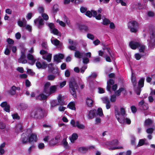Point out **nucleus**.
Listing matches in <instances>:
<instances>
[{
	"instance_id": "16",
	"label": "nucleus",
	"mask_w": 155,
	"mask_h": 155,
	"mask_svg": "<svg viewBox=\"0 0 155 155\" xmlns=\"http://www.w3.org/2000/svg\"><path fill=\"white\" fill-rule=\"evenodd\" d=\"M64 57V55L63 54H59L55 55L54 57V60L57 63L61 62V59H63Z\"/></svg>"
},
{
	"instance_id": "49",
	"label": "nucleus",
	"mask_w": 155,
	"mask_h": 155,
	"mask_svg": "<svg viewBox=\"0 0 155 155\" xmlns=\"http://www.w3.org/2000/svg\"><path fill=\"white\" fill-rule=\"evenodd\" d=\"M103 24L105 25H106L108 24L110 22V20L107 18H104V19H103Z\"/></svg>"
},
{
	"instance_id": "55",
	"label": "nucleus",
	"mask_w": 155,
	"mask_h": 155,
	"mask_svg": "<svg viewBox=\"0 0 155 155\" xmlns=\"http://www.w3.org/2000/svg\"><path fill=\"white\" fill-rule=\"evenodd\" d=\"M110 100L111 102H115L116 100V96L114 95L111 96Z\"/></svg>"
},
{
	"instance_id": "2",
	"label": "nucleus",
	"mask_w": 155,
	"mask_h": 155,
	"mask_svg": "<svg viewBox=\"0 0 155 155\" xmlns=\"http://www.w3.org/2000/svg\"><path fill=\"white\" fill-rule=\"evenodd\" d=\"M69 85L70 92L74 97H76V90L78 87V85L76 82L75 79L71 78L69 82Z\"/></svg>"
},
{
	"instance_id": "51",
	"label": "nucleus",
	"mask_w": 155,
	"mask_h": 155,
	"mask_svg": "<svg viewBox=\"0 0 155 155\" xmlns=\"http://www.w3.org/2000/svg\"><path fill=\"white\" fill-rule=\"evenodd\" d=\"M103 50L104 51V53H107L108 54L111 56L110 49L109 48L105 47L103 48Z\"/></svg>"
},
{
	"instance_id": "19",
	"label": "nucleus",
	"mask_w": 155,
	"mask_h": 155,
	"mask_svg": "<svg viewBox=\"0 0 155 155\" xmlns=\"http://www.w3.org/2000/svg\"><path fill=\"white\" fill-rule=\"evenodd\" d=\"M114 81L112 79H110L107 81V90L108 91H110L111 88V85L114 84Z\"/></svg>"
},
{
	"instance_id": "54",
	"label": "nucleus",
	"mask_w": 155,
	"mask_h": 155,
	"mask_svg": "<svg viewBox=\"0 0 155 155\" xmlns=\"http://www.w3.org/2000/svg\"><path fill=\"white\" fill-rule=\"evenodd\" d=\"M38 10L39 12L40 13H42L44 12V9L43 7L40 6L38 7Z\"/></svg>"
},
{
	"instance_id": "56",
	"label": "nucleus",
	"mask_w": 155,
	"mask_h": 155,
	"mask_svg": "<svg viewBox=\"0 0 155 155\" xmlns=\"http://www.w3.org/2000/svg\"><path fill=\"white\" fill-rule=\"evenodd\" d=\"M42 16L44 19L45 20H47L48 19L49 17L48 15L45 13H43L42 14Z\"/></svg>"
},
{
	"instance_id": "28",
	"label": "nucleus",
	"mask_w": 155,
	"mask_h": 155,
	"mask_svg": "<svg viewBox=\"0 0 155 155\" xmlns=\"http://www.w3.org/2000/svg\"><path fill=\"white\" fill-rule=\"evenodd\" d=\"M84 55V53H81L79 51H76L74 53L75 56L77 58H81Z\"/></svg>"
},
{
	"instance_id": "12",
	"label": "nucleus",
	"mask_w": 155,
	"mask_h": 155,
	"mask_svg": "<svg viewBox=\"0 0 155 155\" xmlns=\"http://www.w3.org/2000/svg\"><path fill=\"white\" fill-rule=\"evenodd\" d=\"M20 90V88L19 87H16L15 86H12L11 89L9 91V94L12 95H14L16 93V91H19Z\"/></svg>"
},
{
	"instance_id": "61",
	"label": "nucleus",
	"mask_w": 155,
	"mask_h": 155,
	"mask_svg": "<svg viewBox=\"0 0 155 155\" xmlns=\"http://www.w3.org/2000/svg\"><path fill=\"white\" fill-rule=\"evenodd\" d=\"M153 131V129L152 128H149L146 130V132L148 134H152Z\"/></svg>"
},
{
	"instance_id": "22",
	"label": "nucleus",
	"mask_w": 155,
	"mask_h": 155,
	"mask_svg": "<svg viewBox=\"0 0 155 155\" xmlns=\"http://www.w3.org/2000/svg\"><path fill=\"white\" fill-rule=\"evenodd\" d=\"M96 110H91L89 113V118L92 119L95 116Z\"/></svg>"
},
{
	"instance_id": "32",
	"label": "nucleus",
	"mask_w": 155,
	"mask_h": 155,
	"mask_svg": "<svg viewBox=\"0 0 155 155\" xmlns=\"http://www.w3.org/2000/svg\"><path fill=\"white\" fill-rule=\"evenodd\" d=\"M79 28L82 31H87L88 30V27L85 25H80Z\"/></svg>"
},
{
	"instance_id": "64",
	"label": "nucleus",
	"mask_w": 155,
	"mask_h": 155,
	"mask_svg": "<svg viewBox=\"0 0 155 155\" xmlns=\"http://www.w3.org/2000/svg\"><path fill=\"white\" fill-rule=\"evenodd\" d=\"M38 147L39 149H43L45 147V145L43 143H40L39 144Z\"/></svg>"
},
{
	"instance_id": "14",
	"label": "nucleus",
	"mask_w": 155,
	"mask_h": 155,
	"mask_svg": "<svg viewBox=\"0 0 155 155\" xmlns=\"http://www.w3.org/2000/svg\"><path fill=\"white\" fill-rule=\"evenodd\" d=\"M25 55L24 52H22L20 58L18 59V61L19 63L25 64L27 63V61L25 59Z\"/></svg>"
},
{
	"instance_id": "44",
	"label": "nucleus",
	"mask_w": 155,
	"mask_h": 155,
	"mask_svg": "<svg viewBox=\"0 0 155 155\" xmlns=\"http://www.w3.org/2000/svg\"><path fill=\"white\" fill-rule=\"evenodd\" d=\"M11 48V46L10 45H8L7 46V48L5 49V54L6 55H8L9 54L10 51L9 49H10Z\"/></svg>"
},
{
	"instance_id": "46",
	"label": "nucleus",
	"mask_w": 155,
	"mask_h": 155,
	"mask_svg": "<svg viewBox=\"0 0 155 155\" xmlns=\"http://www.w3.org/2000/svg\"><path fill=\"white\" fill-rule=\"evenodd\" d=\"M55 78V76L53 74H49L47 76V79L49 81H53Z\"/></svg>"
},
{
	"instance_id": "48",
	"label": "nucleus",
	"mask_w": 155,
	"mask_h": 155,
	"mask_svg": "<svg viewBox=\"0 0 155 155\" xmlns=\"http://www.w3.org/2000/svg\"><path fill=\"white\" fill-rule=\"evenodd\" d=\"M124 90V88L121 87L117 91L115 92V94L117 96H119L120 94V92L123 91Z\"/></svg>"
},
{
	"instance_id": "27",
	"label": "nucleus",
	"mask_w": 155,
	"mask_h": 155,
	"mask_svg": "<svg viewBox=\"0 0 155 155\" xmlns=\"http://www.w3.org/2000/svg\"><path fill=\"white\" fill-rule=\"evenodd\" d=\"M78 137V135L76 133L73 134L70 137V139L72 143H74Z\"/></svg>"
},
{
	"instance_id": "43",
	"label": "nucleus",
	"mask_w": 155,
	"mask_h": 155,
	"mask_svg": "<svg viewBox=\"0 0 155 155\" xmlns=\"http://www.w3.org/2000/svg\"><path fill=\"white\" fill-rule=\"evenodd\" d=\"M104 104L109 103L110 102L109 100L107 97H105L101 98Z\"/></svg>"
},
{
	"instance_id": "8",
	"label": "nucleus",
	"mask_w": 155,
	"mask_h": 155,
	"mask_svg": "<svg viewBox=\"0 0 155 155\" xmlns=\"http://www.w3.org/2000/svg\"><path fill=\"white\" fill-rule=\"evenodd\" d=\"M60 136L58 135L51 140L49 142L50 146H54L59 142Z\"/></svg>"
},
{
	"instance_id": "59",
	"label": "nucleus",
	"mask_w": 155,
	"mask_h": 155,
	"mask_svg": "<svg viewBox=\"0 0 155 155\" xmlns=\"http://www.w3.org/2000/svg\"><path fill=\"white\" fill-rule=\"evenodd\" d=\"M85 15L88 17L91 18L92 16L91 12H90L89 11H86L85 13Z\"/></svg>"
},
{
	"instance_id": "18",
	"label": "nucleus",
	"mask_w": 155,
	"mask_h": 155,
	"mask_svg": "<svg viewBox=\"0 0 155 155\" xmlns=\"http://www.w3.org/2000/svg\"><path fill=\"white\" fill-rule=\"evenodd\" d=\"M94 101L91 99V97H87L86 99V103L89 107H91L93 105Z\"/></svg>"
},
{
	"instance_id": "29",
	"label": "nucleus",
	"mask_w": 155,
	"mask_h": 155,
	"mask_svg": "<svg viewBox=\"0 0 155 155\" xmlns=\"http://www.w3.org/2000/svg\"><path fill=\"white\" fill-rule=\"evenodd\" d=\"M22 127L21 124H18L16 126L15 131L18 133L22 132Z\"/></svg>"
},
{
	"instance_id": "40",
	"label": "nucleus",
	"mask_w": 155,
	"mask_h": 155,
	"mask_svg": "<svg viewBox=\"0 0 155 155\" xmlns=\"http://www.w3.org/2000/svg\"><path fill=\"white\" fill-rule=\"evenodd\" d=\"M69 108L72 110H75V104L73 102H71L68 105Z\"/></svg>"
},
{
	"instance_id": "42",
	"label": "nucleus",
	"mask_w": 155,
	"mask_h": 155,
	"mask_svg": "<svg viewBox=\"0 0 155 155\" xmlns=\"http://www.w3.org/2000/svg\"><path fill=\"white\" fill-rule=\"evenodd\" d=\"M119 112L120 113V115H122V116H126L127 114L126 113L125 110V108H124L123 107L120 108V111Z\"/></svg>"
},
{
	"instance_id": "31",
	"label": "nucleus",
	"mask_w": 155,
	"mask_h": 155,
	"mask_svg": "<svg viewBox=\"0 0 155 155\" xmlns=\"http://www.w3.org/2000/svg\"><path fill=\"white\" fill-rule=\"evenodd\" d=\"M52 55L51 54H48L47 55H43V58L46 60L48 62H50L51 60Z\"/></svg>"
},
{
	"instance_id": "17",
	"label": "nucleus",
	"mask_w": 155,
	"mask_h": 155,
	"mask_svg": "<svg viewBox=\"0 0 155 155\" xmlns=\"http://www.w3.org/2000/svg\"><path fill=\"white\" fill-rule=\"evenodd\" d=\"M119 143V142L117 140H114L111 141H108L107 142V144L108 145L115 146L117 145Z\"/></svg>"
},
{
	"instance_id": "21",
	"label": "nucleus",
	"mask_w": 155,
	"mask_h": 155,
	"mask_svg": "<svg viewBox=\"0 0 155 155\" xmlns=\"http://www.w3.org/2000/svg\"><path fill=\"white\" fill-rule=\"evenodd\" d=\"M28 136L26 134L23 133L22 134L21 140L23 143H25L27 142L28 139Z\"/></svg>"
},
{
	"instance_id": "10",
	"label": "nucleus",
	"mask_w": 155,
	"mask_h": 155,
	"mask_svg": "<svg viewBox=\"0 0 155 155\" xmlns=\"http://www.w3.org/2000/svg\"><path fill=\"white\" fill-rule=\"evenodd\" d=\"M140 43L139 41H130L129 45L130 46L132 49L135 50L138 48Z\"/></svg>"
},
{
	"instance_id": "30",
	"label": "nucleus",
	"mask_w": 155,
	"mask_h": 155,
	"mask_svg": "<svg viewBox=\"0 0 155 155\" xmlns=\"http://www.w3.org/2000/svg\"><path fill=\"white\" fill-rule=\"evenodd\" d=\"M145 46L141 44V43L138 46V48L139 49V51L140 52L144 53V50L145 49Z\"/></svg>"
},
{
	"instance_id": "36",
	"label": "nucleus",
	"mask_w": 155,
	"mask_h": 155,
	"mask_svg": "<svg viewBox=\"0 0 155 155\" xmlns=\"http://www.w3.org/2000/svg\"><path fill=\"white\" fill-rule=\"evenodd\" d=\"M5 143H3L0 145V153L3 154L4 153L5 151L4 148L5 147Z\"/></svg>"
},
{
	"instance_id": "15",
	"label": "nucleus",
	"mask_w": 155,
	"mask_h": 155,
	"mask_svg": "<svg viewBox=\"0 0 155 155\" xmlns=\"http://www.w3.org/2000/svg\"><path fill=\"white\" fill-rule=\"evenodd\" d=\"M38 140L37 135L35 134H32L28 137V141L29 142H36Z\"/></svg>"
},
{
	"instance_id": "9",
	"label": "nucleus",
	"mask_w": 155,
	"mask_h": 155,
	"mask_svg": "<svg viewBox=\"0 0 155 155\" xmlns=\"http://www.w3.org/2000/svg\"><path fill=\"white\" fill-rule=\"evenodd\" d=\"M34 22L36 25L39 28H41L42 25L44 24L43 20L40 17L35 20Z\"/></svg>"
},
{
	"instance_id": "37",
	"label": "nucleus",
	"mask_w": 155,
	"mask_h": 155,
	"mask_svg": "<svg viewBox=\"0 0 155 155\" xmlns=\"http://www.w3.org/2000/svg\"><path fill=\"white\" fill-rule=\"evenodd\" d=\"M76 127L79 129H84L85 128V126L83 124H80L78 121H76Z\"/></svg>"
},
{
	"instance_id": "13",
	"label": "nucleus",
	"mask_w": 155,
	"mask_h": 155,
	"mask_svg": "<svg viewBox=\"0 0 155 155\" xmlns=\"http://www.w3.org/2000/svg\"><path fill=\"white\" fill-rule=\"evenodd\" d=\"M139 106L140 108L143 110H147L148 108V104L144 103L143 100H142L139 102Z\"/></svg>"
},
{
	"instance_id": "20",
	"label": "nucleus",
	"mask_w": 155,
	"mask_h": 155,
	"mask_svg": "<svg viewBox=\"0 0 155 155\" xmlns=\"http://www.w3.org/2000/svg\"><path fill=\"white\" fill-rule=\"evenodd\" d=\"M92 14H93V16L95 17V18L97 20H100L101 19V14H99L97 15V13L96 11L94 10H91Z\"/></svg>"
},
{
	"instance_id": "1",
	"label": "nucleus",
	"mask_w": 155,
	"mask_h": 155,
	"mask_svg": "<svg viewBox=\"0 0 155 155\" xmlns=\"http://www.w3.org/2000/svg\"><path fill=\"white\" fill-rule=\"evenodd\" d=\"M51 84L50 82H47L44 84L43 92L48 96L54 93L57 91V85H52L50 86Z\"/></svg>"
},
{
	"instance_id": "35",
	"label": "nucleus",
	"mask_w": 155,
	"mask_h": 155,
	"mask_svg": "<svg viewBox=\"0 0 155 155\" xmlns=\"http://www.w3.org/2000/svg\"><path fill=\"white\" fill-rule=\"evenodd\" d=\"M47 98V96L43 94H41L38 96L36 98L37 99L41 100H44Z\"/></svg>"
},
{
	"instance_id": "34",
	"label": "nucleus",
	"mask_w": 155,
	"mask_h": 155,
	"mask_svg": "<svg viewBox=\"0 0 155 155\" xmlns=\"http://www.w3.org/2000/svg\"><path fill=\"white\" fill-rule=\"evenodd\" d=\"M144 78H142L140 79L138 82V87L140 88L144 86Z\"/></svg>"
},
{
	"instance_id": "63",
	"label": "nucleus",
	"mask_w": 155,
	"mask_h": 155,
	"mask_svg": "<svg viewBox=\"0 0 155 155\" xmlns=\"http://www.w3.org/2000/svg\"><path fill=\"white\" fill-rule=\"evenodd\" d=\"M57 22L59 23V25L62 27H65V23L63 21H59V20H57Z\"/></svg>"
},
{
	"instance_id": "39",
	"label": "nucleus",
	"mask_w": 155,
	"mask_h": 155,
	"mask_svg": "<svg viewBox=\"0 0 155 155\" xmlns=\"http://www.w3.org/2000/svg\"><path fill=\"white\" fill-rule=\"evenodd\" d=\"M131 81L133 85L134 86L136 85L137 82L136 80V77L133 75V74L132 73L131 76Z\"/></svg>"
},
{
	"instance_id": "41",
	"label": "nucleus",
	"mask_w": 155,
	"mask_h": 155,
	"mask_svg": "<svg viewBox=\"0 0 155 155\" xmlns=\"http://www.w3.org/2000/svg\"><path fill=\"white\" fill-rule=\"evenodd\" d=\"M146 140L145 139L140 140L138 143L137 145V147H139L143 145L144 144Z\"/></svg>"
},
{
	"instance_id": "53",
	"label": "nucleus",
	"mask_w": 155,
	"mask_h": 155,
	"mask_svg": "<svg viewBox=\"0 0 155 155\" xmlns=\"http://www.w3.org/2000/svg\"><path fill=\"white\" fill-rule=\"evenodd\" d=\"M143 56V55H140L139 53H137L135 54V58L137 60H140V59L141 56Z\"/></svg>"
},
{
	"instance_id": "7",
	"label": "nucleus",
	"mask_w": 155,
	"mask_h": 155,
	"mask_svg": "<svg viewBox=\"0 0 155 155\" xmlns=\"http://www.w3.org/2000/svg\"><path fill=\"white\" fill-rule=\"evenodd\" d=\"M149 47L151 48H154L155 45V35L152 33L147 40Z\"/></svg>"
},
{
	"instance_id": "4",
	"label": "nucleus",
	"mask_w": 155,
	"mask_h": 155,
	"mask_svg": "<svg viewBox=\"0 0 155 155\" xmlns=\"http://www.w3.org/2000/svg\"><path fill=\"white\" fill-rule=\"evenodd\" d=\"M43 115V112L40 108L33 109L31 114V116L34 118H41Z\"/></svg>"
},
{
	"instance_id": "50",
	"label": "nucleus",
	"mask_w": 155,
	"mask_h": 155,
	"mask_svg": "<svg viewBox=\"0 0 155 155\" xmlns=\"http://www.w3.org/2000/svg\"><path fill=\"white\" fill-rule=\"evenodd\" d=\"M58 102L60 104H63L64 102L62 99V97L61 95H59L58 97Z\"/></svg>"
},
{
	"instance_id": "5",
	"label": "nucleus",
	"mask_w": 155,
	"mask_h": 155,
	"mask_svg": "<svg viewBox=\"0 0 155 155\" xmlns=\"http://www.w3.org/2000/svg\"><path fill=\"white\" fill-rule=\"evenodd\" d=\"M47 25L49 27L51 33L59 36H61V33L58 31L57 29L55 28L53 23H51L47 24Z\"/></svg>"
},
{
	"instance_id": "38",
	"label": "nucleus",
	"mask_w": 155,
	"mask_h": 155,
	"mask_svg": "<svg viewBox=\"0 0 155 155\" xmlns=\"http://www.w3.org/2000/svg\"><path fill=\"white\" fill-rule=\"evenodd\" d=\"M62 144L63 146L66 149H69L68 143L67 142L66 140L65 139L63 140Z\"/></svg>"
},
{
	"instance_id": "11",
	"label": "nucleus",
	"mask_w": 155,
	"mask_h": 155,
	"mask_svg": "<svg viewBox=\"0 0 155 155\" xmlns=\"http://www.w3.org/2000/svg\"><path fill=\"white\" fill-rule=\"evenodd\" d=\"M37 67L39 69H45L47 66V64L45 61H37L36 63Z\"/></svg>"
},
{
	"instance_id": "47",
	"label": "nucleus",
	"mask_w": 155,
	"mask_h": 155,
	"mask_svg": "<svg viewBox=\"0 0 155 155\" xmlns=\"http://www.w3.org/2000/svg\"><path fill=\"white\" fill-rule=\"evenodd\" d=\"M77 45H70L68 46V48L71 50L75 51L76 50Z\"/></svg>"
},
{
	"instance_id": "45",
	"label": "nucleus",
	"mask_w": 155,
	"mask_h": 155,
	"mask_svg": "<svg viewBox=\"0 0 155 155\" xmlns=\"http://www.w3.org/2000/svg\"><path fill=\"white\" fill-rule=\"evenodd\" d=\"M97 114L100 116L103 115L102 110L101 108H98Z\"/></svg>"
},
{
	"instance_id": "33",
	"label": "nucleus",
	"mask_w": 155,
	"mask_h": 155,
	"mask_svg": "<svg viewBox=\"0 0 155 155\" xmlns=\"http://www.w3.org/2000/svg\"><path fill=\"white\" fill-rule=\"evenodd\" d=\"M153 123V121L150 119L146 120L145 121L144 126L145 127H148L150 125Z\"/></svg>"
},
{
	"instance_id": "24",
	"label": "nucleus",
	"mask_w": 155,
	"mask_h": 155,
	"mask_svg": "<svg viewBox=\"0 0 155 155\" xmlns=\"http://www.w3.org/2000/svg\"><path fill=\"white\" fill-rule=\"evenodd\" d=\"M26 24V21L25 18L23 19V21L19 20L18 21V25L21 27H24L25 26Z\"/></svg>"
},
{
	"instance_id": "3",
	"label": "nucleus",
	"mask_w": 155,
	"mask_h": 155,
	"mask_svg": "<svg viewBox=\"0 0 155 155\" xmlns=\"http://www.w3.org/2000/svg\"><path fill=\"white\" fill-rule=\"evenodd\" d=\"M139 24L135 21H132L129 22L128 23V27L132 32H136L139 28Z\"/></svg>"
},
{
	"instance_id": "26",
	"label": "nucleus",
	"mask_w": 155,
	"mask_h": 155,
	"mask_svg": "<svg viewBox=\"0 0 155 155\" xmlns=\"http://www.w3.org/2000/svg\"><path fill=\"white\" fill-rule=\"evenodd\" d=\"M87 150L88 148L86 147H79L78 149L79 152L83 153H86Z\"/></svg>"
},
{
	"instance_id": "52",
	"label": "nucleus",
	"mask_w": 155,
	"mask_h": 155,
	"mask_svg": "<svg viewBox=\"0 0 155 155\" xmlns=\"http://www.w3.org/2000/svg\"><path fill=\"white\" fill-rule=\"evenodd\" d=\"M68 42L71 45H77V43L76 41H74L71 39L68 40Z\"/></svg>"
},
{
	"instance_id": "60",
	"label": "nucleus",
	"mask_w": 155,
	"mask_h": 155,
	"mask_svg": "<svg viewBox=\"0 0 155 155\" xmlns=\"http://www.w3.org/2000/svg\"><path fill=\"white\" fill-rule=\"evenodd\" d=\"M87 9L86 7H82L80 8V11L81 13H84L86 11Z\"/></svg>"
},
{
	"instance_id": "23",
	"label": "nucleus",
	"mask_w": 155,
	"mask_h": 155,
	"mask_svg": "<svg viewBox=\"0 0 155 155\" xmlns=\"http://www.w3.org/2000/svg\"><path fill=\"white\" fill-rule=\"evenodd\" d=\"M51 43L54 45L57 46L60 45V41L56 38H54V37H52L51 39Z\"/></svg>"
},
{
	"instance_id": "58",
	"label": "nucleus",
	"mask_w": 155,
	"mask_h": 155,
	"mask_svg": "<svg viewBox=\"0 0 155 155\" xmlns=\"http://www.w3.org/2000/svg\"><path fill=\"white\" fill-rule=\"evenodd\" d=\"M89 61V60L87 58H83V62L84 64H87Z\"/></svg>"
},
{
	"instance_id": "6",
	"label": "nucleus",
	"mask_w": 155,
	"mask_h": 155,
	"mask_svg": "<svg viewBox=\"0 0 155 155\" xmlns=\"http://www.w3.org/2000/svg\"><path fill=\"white\" fill-rule=\"evenodd\" d=\"M115 117L118 121L120 123H124L125 122V117L126 116H122L120 115L119 111L116 109L115 110Z\"/></svg>"
},
{
	"instance_id": "57",
	"label": "nucleus",
	"mask_w": 155,
	"mask_h": 155,
	"mask_svg": "<svg viewBox=\"0 0 155 155\" xmlns=\"http://www.w3.org/2000/svg\"><path fill=\"white\" fill-rule=\"evenodd\" d=\"M122 147H108V149L110 150H115L116 149L122 148Z\"/></svg>"
},
{
	"instance_id": "25",
	"label": "nucleus",
	"mask_w": 155,
	"mask_h": 155,
	"mask_svg": "<svg viewBox=\"0 0 155 155\" xmlns=\"http://www.w3.org/2000/svg\"><path fill=\"white\" fill-rule=\"evenodd\" d=\"M27 58L28 59L31 61V63H29L31 65H33L35 61L33 56L30 54H28L27 55Z\"/></svg>"
},
{
	"instance_id": "62",
	"label": "nucleus",
	"mask_w": 155,
	"mask_h": 155,
	"mask_svg": "<svg viewBox=\"0 0 155 155\" xmlns=\"http://www.w3.org/2000/svg\"><path fill=\"white\" fill-rule=\"evenodd\" d=\"M87 37V38L92 40H93L94 38V36L91 34H88Z\"/></svg>"
}]
</instances>
